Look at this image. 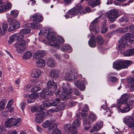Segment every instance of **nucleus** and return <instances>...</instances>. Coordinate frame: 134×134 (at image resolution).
Instances as JSON below:
<instances>
[{"label":"nucleus","mask_w":134,"mask_h":134,"mask_svg":"<svg viewBox=\"0 0 134 134\" xmlns=\"http://www.w3.org/2000/svg\"><path fill=\"white\" fill-rule=\"evenodd\" d=\"M41 90V88L40 87L35 86L32 88L31 91L33 92H36L40 91Z\"/></svg>","instance_id":"nucleus-46"},{"label":"nucleus","mask_w":134,"mask_h":134,"mask_svg":"<svg viewBox=\"0 0 134 134\" xmlns=\"http://www.w3.org/2000/svg\"><path fill=\"white\" fill-rule=\"evenodd\" d=\"M47 86L48 88L53 87L55 89L57 88V83H55L54 81L53 80H50L47 83Z\"/></svg>","instance_id":"nucleus-25"},{"label":"nucleus","mask_w":134,"mask_h":134,"mask_svg":"<svg viewBox=\"0 0 134 134\" xmlns=\"http://www.w3.org/2000/svg\"><path fill=\"white\" fill-rule=\"evenodd\" d=\"M128 21L127 17L125 16H123L119 20V21L121 22H127Z\"/></svg>","instance_id":"nucleus-48"},{"label":"nucleus","mask_w":134,"mask_h":134,"mask_svg":"<svg viewBox=\"0 0 134 134\" xmlns=\"http://www.w3.org/2000/svg\"><path fill=\"white\" fill-rule=\"evenodd\" d=\"M6 6L7 7V9H9L12 7V5L10 2H8L7 3Z\"/></svg>","instance_id":"nucleus-60"},{"label":"nucleus","mask_w":134,"mask_h":134,"mask_svg":"<svg viewBox=\"0 0 134 134\" xmlns=\"http://www.w3.org/2000/svg\"><path fill=\"white\" fill-rule=\"evenodd\" d=\"M7 108H8V110L10 112L13 111L14 110V108L13 107H11V106L10 107H6Z\"/></svg>","instance_id":"nucleus-61"},{"label":"nucleus","mask_w":134,"mask_h":134,"mask_svg":"<svg viewBox=\"0 0 134 134\" xmlns=\"http://www.w3.org/2000/svg\"><path fill=\"white\" fill-rule=\"evenodd\" d=\"M103 102L105 104L102 105L101 108L104 110H106L108 108L107 105V102L105 100H103Z\"/></svg>","instance_id":"nucleus-50"},{"label":"nucleus","mask_w":134,"mask_h":134,"mask_svg":"<svg viewBox=\"0 0 134 134\" xmlns=\"http://www.w3.org/2000/svg\"><path fill=\"white\" fill-rule=\"evenodd\" d=\"M83 108L85 111H87L88 110V107L87 104H85L83 107Z\"/></svg>","instance_id":"nucleus-64"},{"label":"nucleus","mask_w":134,"mask_h":134,"mask_svg":"<svg viewBox=\"0 0 134 134\" xmlns=\"http://www.w3.org/2000/svg\"><path fill=\"white\" fill-rule=\"evenodd\" d=\"M7 103V101L3 99L0 102V110H3L5 106V105Z\"/></svg>","instance_id":"nucleus-42"},{"label":"nucleus","mask_w":134,"mask_h":134,"mask_svg":"<svg viewBox=\"0 0 134 134\" xmlns=\"http://www.w3.org/2000/svg\"><path fill=\"white\" fill-rule=\"evenodd\" d=\"M106 15L110 21L112 22L118 17L117 12L114 9H112L107 12Z\"/></svg>","instance_id":"nucleus-11"},{"label":"nucleus","mask_w":134,"mask_h":134,"mask_svg":"<svg viewBox=\"0 0 134 134\" xmlns=\"http://www.w3.org/2000/svg\"><path fill=\"white\" fill-rule=\"evenodd\" d=\"M39 96V93H38L32 94L28 95L29 98L27 100L28 103H31L34 102H35V99L38 98Z\"/></svg>","instance_id":"nucleus-16"},{"label":"nucleus","mask_w":134,"mask_h":134,"mask_svg":"<svg viewBox=\"0 0 134 134\" xmlns=\"http://www.w3.org/2000/svg\"><path fill=\"white\" fill-rule=\"evenodd\" d=\"M72 126L73 127H76L77 129H79L81 126V122L79 119H76L73 122Z\"/></svg>","instance_id":"nucleus-31"},{"label":"nucleus","mask_w":134,"mask_h":134,"mask_svg":"<svg viewBox=\"0 0 134 134\" xmlns=\"http://www.w3.org/2000/svg\"><path fill=\"white\" fill-rule=\"evenodd\" d=\"M31 20L36 22H40L42 21L43 18L42 15L39 13H36L34 14L31 18Z\"/></svg>","instance_id":"nucleus-19"},{"label":"nucleus","mask_w":134,"mask_h":134,"mask_svg":"<svg viewBox=\"0 0 134 134\" xmlns=\"http://www.w3.org/2000/svg\"><path fill=\"white\" fill-rule=\"evenodd\" d=\"M18 11L15 10H14L11 11L10 12V17L11 18H15L17 17L18 15Z\"/></svg>","instance_id":"nucleus-38"},{"label":"nucleus","mask_w":134,"mask_h":134,"mask_svg":"<svg viewBox=\"0 0 134 134\" xmlns=\"http://www.w3.org/2000/svg\"><path fill=\"white\" fill-rule=\"evenodd\" d=\"M61 100L59 98H56L54 99L53 102H48L46 104V107L50 106H56L57 107L53 108L48 110L51 113L57 112L60 110H62L64 109V107L62 103L60 102Z\"/></svg>","instance_id":"nucleus-3"},{"label":"nucleus","mask_w":134,"mask_h":134,"mask_svg":"<svg viewBox=\"0 0 134 134\" xmlns=\"http://www.w3.org/2000/svg\"><path fill=\"white\" fill-rule=\"evenodd\" d=\"M13 102V100L12 99L10 100L8 102L6 107L11 106L12 104V103Z\"/></svg>","instance_id":"nucleus-54"},{"label":"nucleus","mask_w":134,"mask_h":134,"mask_svg":"<svg viewBox=\"0 0 134 134\" xmlns=\"http://www.w3.org/2000/svg\"><path fill=\"white\" fill-rule=\"evenodd\" d=\"M71 92V90L66 88L64 86L63 87L62 92L60 96L62 100L65 101L68 99L70 97Z\"/></svg>","instance_id":"nucleus-12"},{"label":"nucleus","mask_w":134,"mask_h":134,"mask_svg":"<svg viewBox=\"0 0 134 134\" xmlns=\"http://www.w3.org/2000/svg\"><path fill=\"white\" fill-rule=\"evenodd\" d=\"M74 84L80 90L83 91L85 89V87L82 81L77 80L75 81Z\"/></svg>","instance_id":"nucleus-18"},{"label":"nucleus","mask_w":134,"mask_h":134,"mask_svg":"<svg viewBox=\"0 0 134 134\" xmlns=\"http://www.w3.org/2000/svg\"><path fill=\"white\" fill-rule=\"evenodd\" d=\"M7 10V7L5 5H0V13L6 11Z\"/></svg>","instance_id":"nucleus-45"},{"label":"nucleus","mask_w":134,"mask_h":134,"mask_svg":"<svg viewBox=\"0 0 134 134\" xmlns=\"http://www.w3.org/2000/svg\"><path fill=\"white\" fill-rule=\"evenodd\" d=\"M73 93L76 96H79L80 95L79 91L77 89L74 88L73 89Z\"/></svg>","instance_id":"nucleus-52"},{"label":"nucleus","mask_w":134,"mask_h":134,"mask_svg":"<svg viewBox=\"0 0 134 134\" xmlns=\"http://www.w3.org/2000/svg\"><path fill=\"white\" fill-rule=\"evenodd\" d=\"M20 108L23 111V109L25 108L26 105L25 103L24 102H22L20 103Z\"/></svg>","instance_id":"nucleus-56"},{"label":"nucleus","mask_w":134,"mask_h":134,"mask_svg":"<svg viewBox=\"0 0 134 134\" xmlns=\"http://www.w3.org/2000/svg\"><path fill=\"white\" fill-rule=\"evenodd\" d=\"M124 54L125 56H130L134 55V48L126 50Z\"/></svg>","instance_id":"nucleus-33"},{"label":"nucleus","mask_w":134,"mask_h":134,"mask_svg":"<svg viewBox=\"0 0 134 134\" xmlns=\"http://www.w3.org/2000/svg\"><path fill=\"white\" fill-rule=\"evenodd\" d=\"M133 121H134V118H133L131 116L126 117L124 118L123 120V122L124 123L127 124H128V123H129L131 122H132Z\"/></svg>","instance_id":"nucleus-37"},{"label":"nucleus","mask_w":134,"mask_h":134,"mask_svg":"<svg viewBox=\"0 0 134 134\" xmlns=\"http://www.w3.org/2000/svg\"><path fill=\"white\" fill-rule=\"evenodd\" d=\"M72 2V0H64L63 2V4L66 5H68Z\"/></svg>","instance_id":"nucleus-49"},{"label":"nucleus","mask_w":134,"mask_h":134,"mask_svg":"<svg viewBox=\"0 0 134 134\" xmlns=\"http://www.w3.org/2000/svg\"><path fill=\"white\" fill-rule=\"evenodd\" d=\"M128 96L126 94H124L122 96L120 100L118 101L117 104L120 105L117 107L118 110L122 113H126L129 111L130 109L129 105L127 103V100Z\"/></svg>","instance_id":"nucleus-2"},{"label":"nucleus","mask_w":134,"mask_h":134,"mask_svg":"<svg viewBox=\"0 0 134 134\" xmlns=\"http://www.w3.org/2000/svg\"><path fill=\"white\" fill-rule=\"evenodd\" d=\"M45 64L46 63L45 61L42 59L38 60L36 63L37 66L40 68L44 67L45 65Z\"/></svg>","instance_id":"nucleus-32"},{"label":"nucleus","mask_w":134,"mask_h":134,"mask_svg":"<svg viewBox=\"0 0 134 134\" xmlns=\"http://www.w3.org/2000/svg\"><path fill=\"white\" fill-rule=\"evenodd\" d=\"M32 53L29 51L26 52L23 56V58L24 59H30L32 56Z\"/></svg>","instance_id":"nucleus-34"},{"label":"nucleus","mask_w":134,"mask_h":134,"mask_svg":"<svg viewBox=\"0 0 134 134\" xmlns=\"http://www.w3.org/2000/svg\"><path fill=\"white\" fill-rule=\"evenodd\" d=\"M20 83V81L19 79H18L16 80L15 81L16 86L17 87H19V86Z\"/></svg>","instance_id":"nucleus-57"},{"label":"nucleus","mask_w":134,"mask_h":134,"mask_svg":"<svg viewBox=\"0 0 134 134\" xmlns=\"http://www.w3.org/2000/svg\"><path fill=\"white\" fill-rule=\"evenodd\" d=\"M133 34L130 33L126 34L125 36L119 41V48H125L126 47V46H127V44L126 42L129 40H133Z\"/></svg>","instance_id":"nucleus-4"},{"label":"nucleus","mask_w":134,"mask_h":134,"mask_svg":"<svg viewBox=\"0 0 134 134\" xmlns=\"http://www.w3.org/2000/svg\"><path fill=\"white\" fill-rule=\"evenodd\" d=\"M30 32V29L28 28L23 29L20 31V35H23L22 34H24L25 35L26 34H28Z\"/></svg>","instance_id":"nucleus-40"},{"label":"nucleus","mask_w":134,"mask_h":134,"mask_svg":"<svg viewBox=\"0 0 134 134\" xmlns=\"http://www.w3.org/2000/svg\"><path fill=\"white\" fill-rule=\"evenodd\" d=\"M64 129L66 130H68L70 134H77L78 129L76 127L71 126V124H69L65 125Z\"/></svg>","instance_id":"nucleus-13"},{"label":"nucleus","mask_w":134,"mask_h":134,"mask_svg":"<svg viewBox=\"0 0 134 134\" xmlns=\"http://www.w3.org/2000/svg\"><path fill=\"white\" fill-rule=\"evenodd\" d=\"M46 53L44 51L39 50L34 54L33 56L34 58L38 59L44 57Z\"/></svg>","instance_id":"nucleus-20"},{"label":"nucleus","mask_w":134,"mask_h":134,"mask_svg":"<svg viewBox=\"0 0 134 134\" xmlns=\"http://www.w3.org/2000/svg\"><path fill=\"white\" fill-rule=\"evenodd\" d=\"M54 56L58 60H60L61 59V57L59 55L55 54L54 55Z\"/></svg>","instance_id":"nucleus-63"},{"label":"nucleus","mask_w":134,"mask_h":134,"mask_svg":"<svg viewBox=\"0 0 134 134\" xmlns=\"http://www.w3.org/2000/svg\"><path fill=\"white\" fill-rule=\"evenodd\" d=\"M96 41L98 44L100 45L102 44L104 42L103 39L100 36H99L97 37Z\"/></svg>","instance_id":"nucleus-41"},{"label":"nucleus","mask_w":134,"mask_h":134,"mask_svg":"<svg viewBox=\"0 0 134 134\" xmlns=\"http://www.w3.org/2000/svg\"><path fill=\"white\" fill-rule=\"evenodd\" d=\"M122 62L124 69L127 68L132 63V62L130 60H125L122 61Z\"/></svg>","instance_id":"nucleus-36"},{"label":"nucleus","mask_w":134,"mask_h":134,"mask_svg":"<svg viewBox=\"0 0 134 134\" xmlns=\"http://www.w3.org/2000/svg\"><path fill=\"white\" fill-rule=\"evenodd\" d=\"M95 37L92 36L88 41V44L90 47H94L96 45V42L95 41Z\"/></svg>","instance_id":"nucleus-29"},{"label":"nucleus","mask_w":134,"mask_h":134,"mask_svg":"<svg viewBox=\"0 0 134 134\" xmlns=\"http://www.w3.org/2000/svg\"><path fill=\"white\" fill-rule=\"evenodd\" d=\"M113 68L118 70L124 69L122 61L118 60L115 61L113 64Z\"/></svg>","instance_id":"nucleus-14"},{"label":"nucleus","mask_w":134,"mask_h":134,"mask_svg":"<svg viewBox=\"0 0 134 134\" xmlns=\"http://www.w3.org/2000/svg\"><path fill=\"white\" fill-rule=\"evenodd\" d=\"M5 129L3 126H0V133L2 131H5Z\"/></svg>","instance_id":"nucleus-59"},{"label":"nucleus","mask_w":134,"mask_h":134,"mask_svg":"<svg viewBox=\"0 0 134 134\" xmlns=\"http://www.w3.org/2000/svg\"><path fill=\"white\" fill-rule=\"evenodd\" d=\"M102 30L101 32L102 33H106L108 30V29L107 27L102 28Z\"/></svg>","instance_id":"nucleus-55"},{"label":"nucleus","mask_w":134,"mask_h":134,"mask_svg":"<svg viewBox=\"0 0 134 134\" xmlns=\"http://www.w3.org/2000/svg\"><path fill=\"white\" fill-rule=\"evenodd\" d=\"M23 36L22 35L18 36V41L14 45V47L16 48L17 51L19 53L24 51L26 48L24 43V41H21Z\"/></svg>","instance_id":"nucleus-5"},{"label":"nucleus","mask_w":134,"mask_h":134,"mask_svg":"<svg viewBox=\"0 0 134 134\" xmlns=\"http://www.w3.org/2000/svg\"><path fill=\"white\" fill-rule=\"evenodd\" d=\"M88 119V120L84 119L83 120V124L84 126L92 124L96 121L97 116L94 113L91 112L89 114Z\"/></svg>","instance_id":"nucleus-10"},{"label":"nucleus","mask_w":134,"mask_h":134,"mask_svg":"<svg viewBox=\"0 0 134 134\" xmlns=\"http://www.w3.org/2000/svg\"><path fill=\"white\" fill-rule=\"evenodd\" d=\"M65 78L66 80L69 81L73 80L76 79L75 75L73 72L66 73L65 75Z\"/></svg>","instance_id":"nucleus-23"},{"label":"nucleus","mask_w":134,"mask_h":134,"mask_svg":"<svg viewBox=\"0 0 134 134\" xmlns=\"http://www.w3.org/2000/svg\"><path fill=\"white\" fill-rule=\"evenodd\" d=\"M61 131L58 129H55L52 132V134H61Z\"/></svg>","instance_id":"nucleus-51"},{"label":"nucleus","mask_w":134,"mask_h":134,"mask_svg":"<svg viewBox=\"0 0 134 134\" xmlns=\"http://www.w3.org/2000/svg\"><path fill=\"white\" fill-rule=\"evenodd\" d=\"M43 109L41 106H38L36 107H32L31 109V111L32 112L37 111V112L41 111Z\"/></svg>","instance_id":"nucleus-39"},{"label":"nucleus","mask_w":134,"mask_h":134,"mask_svg":"<svg viewBox=\"0 0 134 134\" xmlns=\"http://www.w3.org/2000/svg\"><path fill=\"white\" fill-rule=\"evenodd\" d=\"M109 79L111 81L115 82L116 81L118 80L117 78L114 76H110L109 78Z\"/></svg>","instance_id":"nucleus-53"},{"label":"nucleus","mask_w":134,"mask_h":134,"mask_svg":"<svg viewBox=\"0 0 134 134\" xmlns=\"http://www.w3.org/2000/svg\"><path fill=\"white\" fill-rule=\"evenodd\" d=\"M55 122L54 121H53L52 122L51 121L47 120L43 123L42 124V126L44 128L48 127L50 129H53L56 126L53 122Z\"/></svg>","instance_id":"nucleus-15"},{"label":"nucleus","mask_w":134,"mask_h":134,"mask_svg":"<svg viewBox=\"0 0 134 134\" xmlns=\"http://www.w3.org/2000/svg\"><path fill=\"white\" fill-rule=\"evenodd\" d=\"M54 93V91H48V90L47 93L46 94V95H48L50 96H52Z\"/></svg>","instance_id":"nucleus-58"},{"label":"nucleus","mask_w":134,"mask_h":134,"mask_svg":"<svg viewBox=\"0 0 134 134\" xmlns=\"http://www.w3.org/2000/svg\"><path fill=\"white\" fill-rule=\"evenodd\" d=\"M126 29L128 31H133L134 32V25H132L127 27L124 28Z\"/></svg>","instance_id":"nucleus-47"},{"label":"nucleus","mask_w":134,"mask_h":134,"mask_svg":"<svg viewBox=\"0 0 134 134\" xmlns=\"http://www.w3.org/2000/svg\"><path fill=\"white\" fill-rule=\"evenodd\" d=\"M8 21L9 24L8 29L9 31H12L15 29L18 28L20 26V23L17 21L11 18L8 19Z\"/></svg>","instance_id":"nucleus-9"},{"label":"nucleus","mask_w":134,"mask_h":134,"mask_svg":"<svg viewBox=\"0 0 134 134\" xmlns=\"http://www.w3.org/2000/svg\"><path fill=\"white\" fill-rule=\"evenodd\" d=\"M103 126L102 122H97L96 124V125L94 126L90 130V132H93L94 131H97L100 129Z\"/></svg>","instance_id":"nucleus-21"},{"label":"nucleus","mask_w":134,"mask_h":134,"mask_svg":"<svg viewBox=\"0 0 134 134\" xmlns=\"http://www.w3.org/2000/svg\"><path fill=\"white\" fill-rule=\"evenodd\" d=\"M23 36V37L22 38V40L21 41H24V44L25 45L26 43H29L30 41V39L28 38L26 35H22Z\"/></svg>","instance_id":"nucleus-44"},{"label":"nucleus","mask_w":134,"mask_h":134,"mask_svg":"<svg viewBox=\"0 0 134 134\" xmlns=\"http://www.w3.org/2000/svg\"><path fill=\"white\" fill-rule=\"evenodd\" d=\"M60 72L58 70L54 69L50 72V75L51 77L56 78L59 76Z\"/></svg>","instance_id":"nucleus-26"},{"label":"nucleus","mask_w":134,"mask_h":134,"mask_svg":"<svg viewBox=\"0 0 134 134\" xmlns=\"http://www.w3.org/2000/svg\"><path fill=\"white\" fill-rule=\"evenodd\" d=\"M82 8V7L80 3H78L74 8L70 10L65 15V18L66 19L69 18H71L72 15L77 14L80 12Z\"/></svg>","instance_id":"nucleus-7"},{"label":"nucleus","mask_w":134,"mask_h":134,"mask_svg":"<svg viewBox=\"0 0 134 134\" xmlns=\"http://www.w3.org/2000/svg\"><path fill=\"white\" fill-rule=\"evenodd\" d=\"M44 114L42 111L38 112L36 114L35 121L38 123L41 122L43 121V117Z\"/></svg>","instance_id":"nucleus-17"},{"label":"nucleus","mask_w":134,"mask_h":134,"mask_svg":"<svg viewBox=\"0 0 134 134\" xmlns=\"http://www.w3.org/2000/svg\"><path fill=\"white\" fill-rule=\"evenodd\" d=\"M8 25L6 21L3 22L2 25V30L4 32L6 30L8 27Z\"/></svg>","instance_id":"nucleus-43"},{"label":"nucleus","mask_w":134,"mask_h":134,"mask_svg":"<svg viewBox=\"0 0 134 134\" xmlns=\"http://www.w3.org/2000/svg\"><path fill=\"white\" fill-rule=\"evenodd\" d=\"M61 50L63 52L68 51L69 53L71 52L72 51V48L69 44H65L61 48Z\"/></svg>","instance_id":"nucleus-27"},{"label":"nucleus","mask_w":134,"mask_h":134,"mask_svg":"<svg viewBox=\"0 0 134 134\" xmlns=\"http://www.w3.org/2000/svg\"><path fill=\"white\" fill-rule=\"evenodd\" d=\"M31 26L32 28L34 29H37L40 28V25L38 23L33 22L32 23L26 24V26Z\"/></svg>","instance_id":"nucleus-30"},{"label":"nucleus","mask_w":134,"mask_h":134,"mask_svg":"<svg viewBox=\"0 0 134 134\" xmlns=\"http://www.w3.org/2000/svg\"><path fill=\"white\" fill-rule=\"evenodd\" d=\"M47 64L48 66L51 67L55 66L56 65L54 60L51 58H49L48 59Z\"/></svg>","instance_id":"nucleus-28"},{"label":"nucleus","mask_w":134,"mask_h":134,"mask_svg":"<svg viewBox=\"0 0 134 134\" xmlns=\"http://www.w3.org/2000/svg\"><path fill=\"white\" fill-rule=\"evenodd\" d=\"M101 16L96 18L91 23L90 26V30L91 32L96 34L99 32V27L97 24L100 21V18Z\"/></svg>","instance_id":"nucleus-8"},{"label":"nucleus","mask_w":134,"mask_h":134,"mask_svg":"<svg viewBox=\"0 0 134 134\" xmlns=\"http://www.w3.org/2000/svg\"><path fill=\"white\" fill-rule=\"evenodd\" d=\"M21 35H19L17 34H14L13 35H12L10 36L9 38V43H12L17 38L18 41V36H19Z\"/></svg>","instance_id":"nucleus-35"},{"label":"nucleus","mask_w":134,"mask_h":134,"mask_svg":"<svg viewBox=\"0 0 134 134\" xmlns=\"http://www.w3.org/2000/svg\"><path fill=\"white\" fill-rule=\"evenodd\" d=\"M46 29L44 32L47 35V38L49 42V45L56 48H59V46L58 43L60 44L63 43L64 42V39L59 36H57L56 38L51 30L48 28Z\"/></svg>","instance_id":"nucleus-1"},{"label":"nucleus","mask_w":134,"mask_h":134,"mask_svg":"<svg viewBox=\"0 0 134 134\" xmlns=\"http://www.w3.org/2000/svg\"><path fill=\"white\" fill-rule=\"evenodd\" d=\"M40 71L38 69H35L32 71L31 75L33 78H37L39 77L40 75Z\"/></svg>","instance_id":"nucleus-24"},{"label":"nucleus","mask_w":134,"mask_h":134,"mask_svg":"<svg viewBox=\"0 0 134 134\" xmlns=\"http://www.w3.org/2000/svg\"><path fill=\"white\" fill-rule=\"evenodd\" d=\"M30 1L28 3V4H29L30 3L32 4V5H34L36 3V1L35 0H29Z\"/></svg>","instance_id":"nucleus-62"},{"label":"nucleus","mask_w":134,"mask_h":134,"mask_svg":"<svg viewBox=\"0 0 134 134\" xmlns=\"http://www.w3.org/2000/svg\"><path fill=\"white\" fill-rule=\"evenodd\" d=\"M21 119L12 118L8 119L5 121V126L7 127H10L12 126H18L20 124Z\"/></svg>","instance_id":"nucleus-6"},{"label":"nucleus","mask_w":134,"mask_h":134,"mask_svg":"<svg viewBox=\"0 0 134 134\" xmlns=\"http://www.w3.org/2000/svg\"><path fill=\"white\" fill-rule=\"evenodd\" d=\"M88 1V4L89 5L94 7L100 4L99 0H86V1Z\"/></svg>","instance_id":"nucleus-22"}]
</instances>
